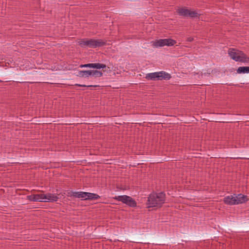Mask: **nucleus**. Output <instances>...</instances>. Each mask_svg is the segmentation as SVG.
Segmentation results:
<instances>
[{"label":"nucleus","instance_id":"nucleus-1","mask_svg":"<svg viewBox=\"0 0 249 249\" xmlns=\"http://www.w3.org/2000/svg\"><path fill=\"white\" fill-rule=\"evenodd\" d=\"M165 195L164 193H152L148 197L147 207H160L165 202Z\"/></svg>","mask_w":249,"mask_h":249},{"label":"nucleus","instance_id":"nucleus-2","mask_svg":"<svg viewBox=\"0 0 249 249\" xmlns=\"http://www.w3.org/2000/svg\"><path fill=\"white\" fill-rule=\"evenodd\" d=\"M228 53L232 59L236 62L249 63V57L242 51L234 48H230Z\"/></svg>","mask_w":249,"mask_h":249},{"label":"nucleus","instance_id":"nucleus-3","mask_svg":"<svg viewBox=\"0 0 249 249\" xmlns=\"http://www.w3.org/2000/svg\"><path fill=\"white\" fill-rule=\"evenodd\" d=\"M146 79L151 80H169L171 78L170 74L164 71H160L147 73Z\"/></svg>","mask_w":249,"mask_h":249},{"label":"nucleus","instance_id":"nucleus-4","mask_svg":"<svg viewBox=\"0 0 249 249\" xmlns=\"http://www.w3.org/2000/svg\"><path fill=\"white\" fill-rule=\"evenodd\" d=\"M71 196L81 198L82 200H84L98 199L100 197L97 194L84 192H72Z\"/></svg>","mask_w":249,"mask_h":249},{"label":"nucleus","instance_id":"nucleus-5","mask_svg":"<svg viewBox=\"0 0 249 249\" xmlns=\"http://www.w3.org/2000/svg\"><path fill=\"white\" fill-rule=\"evenodd\" d=\"M113 198L115 200L121 201L129 207H135L137 206L136 201L131 197L126 195L115 196L113 197Z\"/></svg>","mask_w":249,"mask_h":249},{"label":"nucleus","instance_id":"nucleus-6","mask_svg":"<svg viewBox=\"0 0 249 249\" xmlns=\"http://www.w3.org/2000/svg\"><path fill=\"white\" fill-rule=\"evenodd\" d=\"M176 43V40L171 39H160L157 40L153 43L154 46L156 47H163L164 46H172L174 45Z\"/></svg>","mask_w":249,"mask_h":249},{"label":"nucleus","instance_id":"nucleus-7","mask_svg":"<svg viewBox=\"0 0 249 249\" xmlns=\"http://www.w3.org/2000/svg\"><path fill=\"white\" fill-rule=\"evenodd\" d=\"M178 13L180 16L185 17H189L190 18H195L198 15L196 11H192L185 8L178 9Z\"/></svg>","mask_w":249,"mask_h":249},{"label":"nucleus","instance_id":"nucleus-8","mask_svg":"<svg viewBox=\"0 0 249 249\" xmlns=\"http://www.w3.org/2000/svg\"><path fill=\"white\" fill-rule=\"evenodd\" d=\"M107 44L106 40L99 39H89V48H96L105 46Z\"/></svg>","mask_w":249,"mask_h":249},{"label":"nucleus","instance_id":"nucleus-9","mask_svg":"<svg viewBox=\"0 0 249 249\" xmlns=\"http://www.w3.org/2000/svg\"><path fill=\"white\" fill-rule=\"evenodd\" d=\"M42 196L43 199L42 202H55L58 199V197L56 195L51 193L46 194H42Z\"/></svg>","mask_w":249,"mask_h":249},{"label":"nucleus","instance_id":"nucleus-10","mask_svg":"<svg viewBox=\"0 0 249 249\" xmlns=\"http://www.w3.org/2000/svg\"><path fill=\"white\" fill-rule=\"evenodd\" d=\"M107 66L105 64L101 63H89L80 65V68H91L96 69H104Z\"/></svg>","mask_w":249,"mask_h":249},{"label":"nucleus","instance_id":"nucleus-11","mask_svg":"<svg viewBox=\"0 0 249 249\" xmlns=\"http://www.w3.org/2000/svg\"><path fill=\"white\" fill-rule=\"evenodd\" d=\"M223 202L225 204L229 205H236L235 194L225 197L223 199Z\"/></svg>","mask_w":249,"mask_h":249},{"label":"nucleus","instance_id":"nucleus-12","mask_svg":"<svg viewBox=\"0 0 249 249\" xmlns=\"http://www.w3.org/2000/svg\"><path fill=\"white\" fill-rule=\"evenodd\" d=\"M235 199L236 205L244 203L249 200L248 196L242 194H239L237 195H235Z\"/></svg>","mask_w":249,"mask_h":249},{"label":"nucleus","instance_id":"nucleus-13","mask_svg":"<svg viewBox=\"0 0 249 249\" xmlns=\"http://www.w3.org/2000/svg\"><path fill=\"white\" fill-rule=\"evenodd\" d=\"M42 194L32 195L27 196V199L31 201L42 202Z\"/></svg>","mask_w":249,"mask_h":249},{"label":"nucleus","instance_id":"nucleus-14","mask_svg":"<svg viewBox=\"0 0 249 249\" xmlns=\"http://www.w3.org/2000/svg\"><path fill=\"white\" fill-rule=\"evenodd\" d=\"M91 70H83L79 71L77 76L80 77H89V76H91Z\"/></svg>","mask_w":249,"mask_h":249},{"label":"nucleus","instance_id":"nucleus-15","mask_svg":"<svg viewBox=\"0 0 249 249\" xmlns=\"http://www.w3.org/2000/svg\"><path fill=\"white\" fill-rule=\"evenodd\" d=\"M78 44L81 47H89V39H82L78 41Z\"/></svg>","mask_w":249,"mask_h":249},{"label":"nucleus","instance_id":"nucleus-16","mask_svg":"<svg viewBox=\"0 0 249 249\" xmlns=\"http://www.w3.org/2000/svg\"><path fill=\"white\" fill-rule=\"evenodd\" d=\"M238 73H249V67H239L237 70Z\"/></svg>","mask_w":249,"mask_h":249},{"label":"nucleus","instance_id":"nucleus-17","mask_svg":"<svg viewBox=\"0 0 249 249\" xmlns=\"http://www.w3.org/2000/svg\"><path fill=\"white\" fill-rule=\"evenodd\" d=\"M91 76H94L95 77H100L102 76L103 73L101 71L97 70H91Z\"/></svg>","mask_w":249,"mask_h":249},{"label":"nucleus","instance_id":"nucleus-18","mask_svg":"<svg viewBox=\"0 0 249 249\" xmlns=\"http://www.w3.org/2000/svg\"><path fill=\"white\" fill-rule=\"evenodd\" d=\"M76 86L79 87H97L98 86L97 85H82V84H75Z\"/></svg>","mask_w":249,"mask_h":249},{"label":"nucleus","instance_id":"nucleus-19","mask_svg":"<svg viewBox=\"0 0 249 249\" xmlns=\"http://www.w3.org/2000/svg\"><path fill=\"white\" fill-rule=\"evenodd\" d=\"M194 40L193 38L192 37H189L187 38V40L189 42H192Z\"/></svg>","mask_w":249,"mask_h":249},{"label":"nucleus","instance_id":"nucleus-20","mask_svg":"<svg viewBox=\"0 0 249 249\" xmlns=\"http://www.w3.org/2000/svg\"><path fill=\"white\" fill-rule=\"evenodd\" d=\"M1 82V81L0 80V82Z\"/></svg>","mask_w":249,"mask_h":249}]
</instances>
